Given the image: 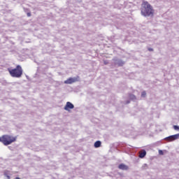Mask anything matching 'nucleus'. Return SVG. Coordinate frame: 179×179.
<instances>
[{
    "instance_id": "obj_1",
    "label": "nucleus",
    "mask_w": 179,
    "mask_h": 179,
    "mask_svg": "<svg viewBox=\"0 0 179 179\" xmlns=\"http://www.w3.org/2000/svg\"><path fill=\"white\" fill-rule=\"evenodd\" d=\"M141 15L143 16L149 17L155 15V10L153 7L148 1H143L141 4Z\"/></svg>"
},
{
    "instance_id": "obj_2",
    "label": "nucleus",
    "mask_w": 179,
    "mask_h": 179,
    "mask_svg": "<svg viewBox=\"0 0 179 179\" xmlns=\"http://www.w3.org/2000/svg\"><path fill=\"white\" fill-rule=\"evenodd\" d=\"M17 139V137L9 134H5L0 136V142L3 143L4 146L12 145L13 142H16Z\"/></svg>"
},
{
    "instance_id": "obj_3",
    "label": "nucleus",
    "mask_w": 179,
    "mask_h": 179,
    "mask_svg": "<svg viewBox=\"0 0 179 179\" xmlns=\"http://www.w3.org/2000/svg\"><path fill=\"white\" fill-rule=\"evenodd\" d=\"M8 71L12 78H22L23 75V69L20 65H17L15 69H8Z\"/></svg>"
},
{
    "instance_id": "obj_4",
    "label": "nucleus",
    "mask_w": 179,
    "mask_h": 179,
    "mask_svg": "<svg viewBox=\"0 0 179 179\" xmlns=\"http://www.w3.org/2000/svg\"><path fill=\"white\" fill-rule=\"evenodd\" d=\"M73 108H75V106H73L72 103L69 101L66 102V106H64V110H66V111H69Z\"/></svg>"
},
{
    "instance_id": "obj_5",
    "label": "nucleus",
    "mask_w": 179,
    "mask_h": 179,
    "mask_svg": "<svg viewBox=\"0 0 179 179\" xmlns=\"http://www.w3.org/2000/svg\"><path fill=\"white\" fill-rule=\"evenodd\" d=\"M75 82H78V78H69L64 81V83L66 85H72V83H75Z\"/></svg>"
},
{
    "instance_id": "obj_6",
    "label": "nucleus",
    "mask_w": 179,
    "mask_h": 179,
    "mask_svg": "<svg viewBox=\"0 0 179 179\" xmlns=\"http://www.w3.org/2000/svg\"><path fill=\"white\" fill-rule=\"evenodd\" d=\"M118 169H120V170H129V166H128L127 165H125L124 164H120L118 166Z\"/></svg>"
},
{
    "instance_id": "obj_7",
    "label": "nucleus",
    "mask_w": 179,
    "mask_h": 179,
    "mask_svg": "<svg viewBox=\"0 0 179 179\" xmlns=\"http://www.w3.org/2000/svg\"><path fill=\"white\" fill-rule=\"evenodd\" d=\"M178 138H179V134L170 136L168 137V139H169L170 141H176V139H178Z\"/></svg>"
},
{
    "instance_id": "obj_8",
    "label": "nucleus",
    "mask_w": 179,
    "mask_h": 179,
    "mask_svg": "<svg viewBox=\"0 0 179 179\" xmlns=\"http://www.w3.org/2000/svg\"><path fill=\"white\" fill-rule=\"evenodd\" d=\"M145 156H146V150H141L139 152L138 157H140V159H143V157H145Z\"/></svg>"
},
{
    "instance_id": "obj_9",
    "label": "nucleus",
    "mask_w": 179,
    "mask_h": 179,
    "mask_svg": "<svg viewBox=\"0 0 179 179\" xmlns=\"http://www.w3.org/2000/svg\"><path fill=\"white\" fill-rule=\"evenodd\" d=\"M94 148H100V146H101V141H96L94 143Z\"/></svg>"
},
{
    "instance_id": "obj_10",
    "label": "nucleus",
    "mask_w": 179,
    "mask_h": 179,
    "mask_svg": "<svg viewBox=\"0 0 179 179\" xmlns=\"http://www.w3.org/2000/svg\"><path fill=\"white\" fill-rule=\"evenodd\" d=\"M141 97H146V92L143 91V92L141 93Z\"/></svg>"
},
{
    "instance_id": "obj_11",
    "label": "nucleus",
    "mask_w": 179,
    "mask_h": 179,
    "mask_svg": "<svg viewBox=\"0 0 179 179\" xmlns=\"http://www.w3.org/2000/svg\"><path fill=\"white\" fill-rule=\"evenodd\" d=\"M173 129H175V131H179V127L177 125H174L173 126Z\"/></svg>"
},
{
    "instance_id": "obj_12",
    "label": "nucleus",
    "mask_w": 179,
    "mask_h": 179,
    "mask_svg": "<svg viewBox=\"0 0 179 179\" xmlns=\"http://www.w3.org/2000/svg\"><path fill=\"white\" fill-rule=\"evenodd\" d=\"M5 177H6L8 179H10V176L8 173H4Z\"/></svg>"
},
{
    "instance_id": "obj_13",
    "label": "nucleus",
    "mask_w": 179,
    "mask_h": 179,
    "mask_svg": "<svg viewBox=\"0 0 179 179\" xmlns=\"http://www.w3.org/2000/svg\"><path fill=\"white\" fill-rule=\"evenodd\" d=\"M159 155H164V153L163 152V150H159Z\"/></svg>"
},
{
    "instance_id": "obj_14",
    "label": "nucleus",
    "mask_w": 179,
    "mask_h": 179,
    "mask_svg": "<svg viewBox=\"0 0 179 179\" xmlns=\"http://www.w3.org/2000/svg\"><path fill=\"white\" fill-rule=\"evenodd\" d=\"M27 16H28V17H30V16H31V13H27Z\"/></svg>"
},
{
    "instance_id": "obj_15",
    "label": "nucleus",
    "mask_w": 179,
    "mask_h": 179,
    "mask_svg": "<svg viewBox=\"0 0 179 179\" xmlns=\"http://www.w3.org/2000/svg\"><path fill=\"white\" fill-rule=\"evenodd\" d=\"M131 97L133 99H136V96H135V95H131Z\"/></svg>"
},
{
    "instance_id": "obj_16",
    "label": "nucleus",
    "mask_w": 179,
    "mask_h": 179,
    "mask_svg": "<svg viewBox=\"0 0 179 179\" xmlns=\"http://www.w3.org/2000/svg\"><path fill=\"white\" fill-rule=\"evenodd\" d=\"M148 51H153V48H148Z\"/></svg>"
},
{
    "instance_id": "obj_17",
    "label": "nucleus",
    "mask_w": 179,
    "mask_h": 179,
    "mask_svg": "<svg viewBox=\"0 0 179 179\" xmlns=\"http://www.w3.org/2000/svg\"><path fill=\"white\" fill-rule=\"evenodd\" d=\"M144 167H148V164H144Z\"/></svg>"
},
{
    "instance_id": "obj_18",
    "label": "nucleus",
    "mask_w": 179,
    "mask_h": 179,
    "mask_svg": "<svg viewBox=\"0 0 179 179\" xmlns=\"http://www.w3.org/2000/svg\"><path fill=\"white\" fill-rule=\"evenodd\" d=\"M15 179H20V178H19V177H16Z\"/></svg>"
}]
</instances>
